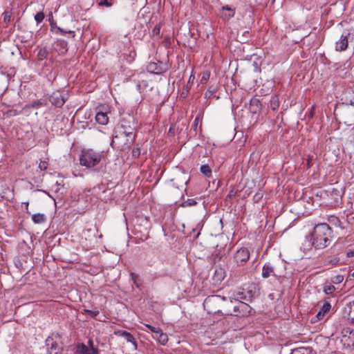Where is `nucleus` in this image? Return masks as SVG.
Returning a JSON list of instances; mask_svg holds the SVG:
<instances>
[{
    "mask_svg": "<svg viewBox=\"0 0 354 354\" xmlns=\"http://www.w3.org/2000/svg\"><path fill=\"white\" fill-rule=\"evenodd\" d=\"M115 133L111 145L120 150H124L136 138L135 128L126 124L118 126Z\"/></svg>",
    "mask_w": 354,
    "mask_h": 354,
    "instance_id": "nucleus-1",
    "label": "nucleus"
},
{
    "mask_svg": "<svg viewBox=\"0 0 354 354\" xmlns=\"http://www.w3.org/2000/svg\"><path fill=\"white\" fill-rule=\"evenodd\" d=\"M333 230L326 223L316 225L311 233V241L316 249H324L328 246L332 241Z\"/></svg>",
    "mask_w": 354,
    "mask_h": 354,
    "instance_id": "nucleus-2",
    "label": "nucleus"
},
{
    "mask_svg": "<svg viewBox=\"0 0 354 354\" xmlns=\"http://www.w3.org/2000/svg\"><path fill=\"white\" fill-rule=\"evenodd\" d=\"M102 158V152L95 151L91 149H84L80 157V162L86 168H91L98 165Z\"/></svg>",
    "mask_w": 354,
    "mask_h": 354,
    "instance_id": "nucleus-3",
    "label": "nucleus"
},
{
    "mask_svg": "<svg viewBox=\"0 0 354 354\" xmlns=\"http://www.w3.org/2000/svg\"><path fill=\"white\" fill-rule=\"evenodd\" d=\"M225 300V298L224 297H221L220 295H212L209 296L207 298L205 299L204 302V306L205 308H207L209 311L216 313H218L219 310H216L214 309H212L211 307L214 305H217L223 303Z\"/></svg>",
    "mask_w": 354,
    "mask_h": 354,
    "instance_id": "nucleus-4",
    "label": "nucleus"
},
{
    "mask_svg": "<svg viewBox=\"0 0 354 354\" xmlns=\"http://www.w3.org/2000/svg\"><path fill=\"white\" fill-rule=\"evenodd\" d=\"M250 258V252L247 248H240L234 255V261L237 266H243Z\"/></svg>",
    "mask_w": 354,
    "mask_h": 354,
    "instance_id": "nucleus-5",
    "label": "nucleus"
},
{
    "mask_svg": "<svg viewBox=\"0 0 354 354\" xmlns=\"http://www.w3.org/2000/svg\"><path fill=\"white\" fill-rule=\"evenodd\" d=\"M90 347L82 343L76 346L75 354H99L98 349L95 348L91 339L88 340Z\"/></svg>",
    "mask_w": 354,
    "mask_h": 354,
    "instance_id": "nucleus-6",
    "label": "nucleus"
},
{
    "mask_svg": "<svg viewBox=\"0 0 354 354\" xmlns=\"http://www.w3.org/2000/svg\"><path fill=\"white\" fill-rule=\"evenodd\" d=\"M331 305L329 302L325 301L317 313L311 318V323L315 324L322 320L324 316L330 311Z\"/></svg>",
    "mask_w": 354,
    "mask_h": 354,
    "instance_id": "nucleus-7",
    "label": "nucleus"
},
{
    "mask_svg": "<svg viewBox=\"0 0 354 354\" xmlns=\"http://www.w3.org/2000/svg\"><path fill=\"white\" fill-rule=\"evenodd\" d=\"M48 354H62V348L53 338L48 337L46 340Z\"/></svg>",
    "mask_w": 354,
    "mask_h": 354,
    "instance_id": "nucleus-8",
    "label": "nucleus"
},
{
    "mask_svg": "<svg viewBox=\"0 0 354 354\" xmlns=\"http://www.w3.org/2000/svg\"><path fill=\"white\" fill-rule=\"evenodd\" d=\"M349 33H346V35H342L339 39L336 41L335 50L338 51L345 50L348 44V36Z\"/></svg>",
    "mask_w": 354,
    "mask_h": 354,
    "instance_id": "nucleus-9",
    "label": "nucleus"
},
{
    "mask_svg": "<svg viewBox=\"0 0 354 354\" xmlns=\"http://www.w3.org/2000/svg\"><path fill=\"white\" fill-rule=\"evenodd\" d=\"M115 334L121 337H123L127 342L131 343L135 350L138 348V344L135 340L134 337L129 332L124 330H118Z\"/></svg>",
    "mask_w": 354,
    "mask_h": 354,
    "instance_id": "nucleus-10",
    "label": "nucleus"
},
{
    "mask_svg": "<svg viewBox=\"0 0 354 354\" xmlns=\"http://www.w3.org/2000/svg\"><path fill=\"white\" fill-rule=\"evenodd\" d=\"M225 277V272L222 268H217L214 271L213 279L216 283H221Z\"/></svg>",
    "mask_w": 354,
    "mask_h": 354,
    "instance_id": "nucleus-11",
    "label": "nucleus"
},
{
    "mask_svg": "<svg viewBox=\"0 0 354 354\" xmlns=\"http://www.w3.org/2000/svg\"><path fill=\"white\" fill-rule=\"evenodd\" d=\"M50 102L53 104L57 107L62 106L65 103L64 99L62 97V95L59 93H54L50 97Z\"/></svg>",
    "mask_w": 354,
    "mask_h": 354,
    "instance_id": "nucleus-12",
    "label": "nucleus"
},
{
    "mask_svg": "<svg viewBox=\"0 0 354 354\" xmlns=\"http://www.w3.org/2000/svg\"><path fill=\"white\" fill-rule=\"evenodd\" d=\"M96 122L102 125H105L109 122V117L106 112L99 111L95 115Z\"/></svg>",
    "mask_w": 354,
    "mask_h": 354,
    "instance_id": "nucleus-13",
    "label": "nucleus"
},
{
    "mask_svg": "<svg viewBox=\"0 0 354 354\" xmlns=\"http://www.w3.org/2000/svg\"><path fill=\"white\" fill-rule=\"evenodd\" d=\"M274 270L272 266L269 264H266L263 266V270H262V277L263 278H268L270 275H274Z\"/></svg>",
    "mask_w": 354,
    "mask_h": 354,
    "instance_id": "nucleus-14",
    "label": "nucleus"
},
{
    "mask_svg": "<svg viewBox=\"0 0 354 354\" xmlns=\"http://www.w3.org/2000/svg\"><path fill=\"white\" fill-rule=\"evenodd\" d=\"M46 219V217L44 214L37 213L32 216V220L36 224L43 223L45 222Z\"/></svg>",
    "mask_w": 354,
    "mask_h": 354,
    "instance_id": "nucleus-15",
    "label": "nucleus"
},
{
    "mask_svg": "<svg viewBox=\"0 0 354 354\" xmlns=\"http://www.w3.org/2000/svg\"><path fill=\"white\" fill-rule=\"evenodd\" d=\"M249 306L242 301H238L237 305L234 306V313H241V311H246Z\"/></svg>",
    "mask_w": 354,
    "mask_h": 354,
    "instance_id": "nucleus-16",
    "label": "nucleus"
},
{
    "mask_svg": "<svg viewBox=\"0 0 354 354\" xmlns=\"http://www.w3.org/2000/svg\"><path fill=\"white\" fill-rule=\"evenodd\" d=\"M291 354H311V350L309 348H297L293 350Z\"/></svg>",
    "mask_w": 354,
    "mask_h": 354,
    "instance_id": "nucleus-17",
    "label": "nucleus"
},
{
    "mask_svg": "<svg viewBox=\"0 0 354 354\" xmlns=\"http://www.w3.org/2000/svg\"><path fill=\"white\" fill-rule=\"evenodd\" d=\"M147 70L149 72L153 73H156V74L160 73V72H161V70L158 68L157 64H156V63H150L147 66Z\"/></svg>",
    "mask_w": 354,
    "mask_h": 354,
    "instance_id": "nucleus-18",
    "label": "nucleus"
},
{
    "mask_svg": "<svg viewBox=\"0 0 354 354\" xmlns=\"http://www.w3.org/2000/svg\"><path fill=\"white\" fill-rule=\"evenodd\" d=\"M168 336L166 333H160L159 334V336L158 337V342L161 344V345H166L167 343L168 342Z\"/></svg>",
    "mask_w": 354,
    "mask_h": 354,
    "instance_id": "nucleus-19",
    "label": "nucleus"
},
{
    "mask_svg": "<svg viewBox=\"0 0 354 354\" xmlns=\"http://www.w3.org/2000/svg\"><path fill=\"white\" fill-rule=\"evenodd\" d=\"M48 50L46 48H40L37 53V57L39 60H44L47 57Z\"/></svg>",
    "mask_w": 354,
    "mask_h": 354,
    "instance_id": "nucleus-20",
    "label": "nucleus"
},
{
    "mask_svg": "<svg viewBox=\"0 0 354 354\" xmlns=\"http://www.w3.org/2000/svg\"><path fill=\"white\" fill-rule=\"evenodd\" d=\"M336 290V288L333 284H326L324 286V292L326 295H330Z\"/></svg>",
    "mask_w": 354,
    "mask_h": 354,
    "instance_id": "nucleus-21",
    "label": "nucleus"
},
{
    "mask_svg": "<svg viewBox=\"0 0 354 354\" xmlns=\"http://www.w3.org/2000/svg\"><path fill=\"white\" fill-rule=\"evenodd\" d=\"M344 279V275L342 274H337L333 277L330 279L331 283L333 284H339L341 283Z\"/></svg>",
    "mask_w": 354,
    "mask_h": 354,
    "instance_id": "nucleus-22",
    "label": "nucleus"
},
{
    "mask_svg": "<svg viewBox=\"0 0 354 354\" xmlns=\"http://www.w3.org/2000/svg\"><path fill=\"white\" fill-rule=\"evenodd\" d=\"M201 172L206 176H209L212 174V170L207 165H203L200 168Z\"/></svg>",
    "mask_w": 354,
    "mask_h": 354,
    "instance_id": "nucleus-23",
    "label": "nucleus"
},
{
    "mask_svg": "<svg viewBox=\"0 0 354 354\" xmlns=\"http://www.w3.org/2000/svg\"><path fill=\"white\" fill-rule=\"evenodd\" d=\"M348 319L354 323V301L350 305V310L348 313Z\"/></svg>",
    "mask_w": 354,
    "mask_h": 354,
    "instance_id": "nucleus-24",
    "label": "nucleus"
},
{
    "mask_svg": "<svg viewBox=\"0 0 354 354\" xmlns=\"http://www.w3.org/2000/svg\"><path fill=\"white\" fill-rule=\"evenodd\" d=\"M197 202L194 198H189L186 201L183 202L180 205L182 207L194 206L196 205Z\"/></svg>",
    "mask_w": 354,
    "mask_h": 354,
    "instance_id": "nucleus-25",
    "label": "nucleus"
},
{
    "mask_svg": "<svg viewBox=\"0 0 354 354\" xmlns=\"http://www.w3.org/2000/svg\"><path fill=\"white\" fill-rule=\"evenodd\" d=\"M3 21L5 24H8L11 21L12 14L10 12H4L3 13Z\"/></svg>",
    "mask_w": 354,
    "mask_h": 354,
    "instance_id": "nucleus-26",
    "label": "nucleus"
},
{
    "mask_svg": "<svg viewBox=\"0 0 354 354\" xmlns=\"http://www.w3.org/2000/svg\"><path fill=\"white\" fill-rule=\"evenodd\" d=\"M44 14L42 12H39L35 15V19L37 24H39L44 20Z\"/></svg>",
    "mask_w": 354,
    "mask_h": 354,
    "instance_id": "nucleus-27",
    "label": "nucleus"
},
{
    "mask_svg": "<svg viewBox=\"0 0 354 354\" xmlns=\"http://www.w3.org/2000/svg\"><path fill=\"white\" fill-rule=\"evenodd\" d=\"M112 0H102L98 2L99 6L111 7L112 6Z\"/></svg>",
    "mask_w": 354,
    "mask_h": 354,
    "instance_id": "nucleus-28",
    "label": "nucleus"
},
{
    "mask_svg": "<svg viewBox=\"0 0 354 354\" xmlns=\"http://www.w3.org/2000/svg\"><path fill=\"white\" fill-rule=\"evenodd\" d=\"M56 29H57V30H56L55 33H60L62 35H65L66 33H71V34H73V36L74 37V32L71 30L67 31V30H65L59 27H56Z\"/></svg>",
    "mask_w": 354,
    "mask_h": 354,
    "instance_id": "nucleus-29",
    "label": "nucleus"
},
{
    "mask_svg": "<svg viewBox=\"0 0 354 354\" xmlns=\"http://www.w3.org/2000/svg\"><path fill=\"white\" fill-rule=\"evenodd\" d=\"M209 76H210V73L208 72V71H206V72H204L203 74V77L201 78V83L202 84H205L208 79L209 78Z\"/></svg>",
    "mask_w": 354,
    "mask_h": 354,
    "instance_id": "nucleus-30",
    "label": "nucleus"
},
{
    "mask_svg": "<svg viewBox=\"0 0 354 354\" xmlns=\"http://www.w3.org/2000/svg\"><path fill=\"white\" fill-rule=\"evenodd\" d=\"M132 156L135 158H137L140 155V149L138 147H136L132 150Z\"/></svg>",
    "mask_w": 354,
    "mask_h": 354,
    "instance_id": "nucleus-31",
    "label": "nucleus"
},
{
    "mask_svg": "<svg viewBox=\"0 0 354 354\" xmlns=\"http://www.w3.org/2000/svg\"><path fill=\"white\" fill-rule=\"evenodd\" d=\"M39 167L42 171L46 170L48 167V162L46 161H41L39 165Z\"/></svg>",
    "mask_w": 354,
    "mask_h": 354,
    "instance_id": "nucleus-32",
    "label": "nucleus"
},
{
    "mask_svg": "<svg viewBox=\"0 0 354 354\" xmlns=\"http://www.w3.org/2000/svg\"><path fill=\"white\" fill-rule=\"evenodd\" d=\"M145 326L147 328H149V330H150L153 333H159V332L157 330V328H158V327H154V326H151V325H149V324H145Z\"/></svg>",
    "mask_w": 354,
    "mask_h": 354,
    "instance_id": "nucleus-33",
    "label": "nucleus"
},
{
    "mask_svg": "<svg viewBox=\"0 0 354 354\" xmlns=\"http://www.w3.org/2000/svg\"><path fill=\"white\" fill-rule=\"evenodd\" d=\"M130 275H131V279L133 281L134 284H135L137 287H138V286H139V285L137 283L136 280V277H137V275H136V274L133 273V272H131V273L130 274Z\"/></svg>",
    "mask_w": 354,
    "mask_h": 354,
    "instance_id": "nucleus-34",
    "label": "nucleus"
},
{
    "mask_svg": "<svg viewBox=\"0 0 354 354\" xmlns=\"http://www.w3.org/2000/svg\"><path fill=\"white\" fill-rule=\"evenodd\" d=\"M157 330L159 333H154L153 335V338L156 339V340H158V337L159 336V334L163 333L160 328H158Z\"/></svg>",
    "mask_w": 354,
    "mask_h": 354,
    "instance_id": "nucleus-35",
    "label": "nucleus"
},
{
    "mask_svg": "<svg viewBox=\"0 0 354 354\" xmlns=\"http://www.w3.org/2000/svg\"><path fill=\"white\" fill-rule=\"evenodd\" d=\"M346 256L348 257H354V250H349L346 252Z\"/></svg>",
    "mask_w": 354,
    "mask_h": 354,
    "instance_id": "nucleus-36",
    "label": "nucleus"
},
{
    "mask_svg": "<svg viewBox=\"0 0 354 354\" xmlns=\"http://www.w3.org/2000/svg\"><path fill=\"white\" fill-rule=\"evenodd\" d=\"M223 10H224V9H226V10H227L231 11V12H232V13H231V14H230V17H232V16L234 15V12H233V11H232L230 8H225V7H223Z\"/></svg>",
    "mask_w": 354,
    "mask_h": 354,
    "instance_id": "nucleus-37",
    "label": "nucleus"
},
{
    "mask_svg": "<svg viewBox=\"0 0 354 354\" xmlns=\"http://www.w3.org/2000/svg\"><path fill=\"white\" fill-rule=\"evenodd\" d=\"M159 31H160V28H157V27H155V28H153V32L154 33H158V32H159Z\"/></svg>",
    "mask_w": 354,
    "mask_h": 354,
    "instance_id": "nucleus-38",
    "label": "nucleus"
},
{
    "mask_svg": "<svg viewBox=\"0 0 354 354\" xmlns=\"http://www.w3.org/2000/svg\"><path fill=\"white\" fill-rule=\"evenodd\" d=\"M25 204H26V210H28L29 203L26 202V203H25Z\"/></svg>",
    "mask_w": 354,
    "mask_h": 354,
    "instance_id": "nucleus-39",
    "label": "nucleus"
},
{
    "mask_svg": "<svg viewBox=\"0 0 354 354\" xmlns=\"http://www.w3.org/2000/svg\"><path fill=\"white\" fill-rule=\"evenodd\" d=\"M124 140H125V137L120 140L121 142H124Z\"/></svg>",
    "mask_w": 354,
    "mask_h": 354,
    "instance_id": "nucleus-40",
    "label": "nucleus"
},
{
    "mask_svg": "<svg viewBox=\"0 0 354 354\" xmlns=\"http://www.w3.org/2000/svg\"><path fill=\"white\" fill-rule=\"evenodd\" d=\"M276 0H271V3L272 4H274V3L275 2Z\"/></svg>",
    "mask_w": 354,
    "mask_h": 354,
    "instance_id": "nucleus-41",
    "label": "nucleus"
},
{
    "mask_svg": "<svg viewBox=\"0 0 354 354\" xmlns=\"http://www.w3.org/2000/svg\"><path fill=\"white\" fill-rule=\"evenodd\" d=\"M351 276L354 278V272L351 273Z\"/></svg>",
    "mask_w": 354,
    "mask_h": 354,
    "instance_id": "nucleus-42",
    "label": "nucleus"
},
{
    "mask_svg": "<svg viewBox=\"0 0 354 354\" xmlns=\"http://www.w3.org/2000/svg\"><path fill=\"white\" fill-rule=\"evenodd\" d=\"M307 163H308V167H309L310 166V160H308V162Z\"/></svg>",
    "mask_w": 354,
    "mask_h": 354,
    "instance_id": "nucleus-43",
    "label": "nucleus"
},
{
    "mask_svg": "<svg viewBox=\"0 0 354 354\" xmlns=\"http://www.w3.org/2000/svg\"><path fill=\"white\" fill-rule=\"evenodd\" d=\"M138 87L140 88V84H138Z\"/></svg>",
    "mask_w": 354,
    "mask_h": 354,
    "instance_id": "nucleus-44",
    "label": "nucleus"
},
{
    "mask_svg": "<svg viewBox=\"0 0 354 354\" xmlns=\"http://www.w3.org/2000/svg\"><path fill=\"white\" fill-rule=\"evenodd\" d=\"M333 219L337 220V217H333Z\"/></svg>",
    "mask_w": 354,
    "mask_h": 354,
    "instance_id": "nucleus-45",
    "label": "nucleus"
}]
</instances>
